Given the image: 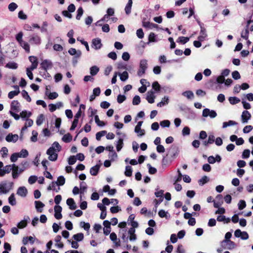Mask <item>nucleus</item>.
I'll use <instances>...</instances> for the list:
<instances>
[{"mask_svg": "<svg viewBox=\"0 0 253 253\" xmlns=\"http://www.w3.org/2000/svg\"><path fill=\"white\" fill-rule=\"evenodd\" d=\"M13 182L7 183L6 181H2L0 183V194H6L12 188Z\"/></svg>", "mask_w": 253, "mask_h": 253, "instance_id": "obj_1", "label": "nucleus"}, {"mask_svg": "<svg viewBox=\"0 0 253 253\" xmlns=\"http://www.w3.org/2000/svg\"><path fill=\"white\" fill-rule=\"evenodd\" d=\"M28 42L32 45H39L41 43L42 40L37 34H33L29 36Z\"/></svg>", "mask_w": 253, "mask_h": 253, "instance_id": "obj_2", "label": "nucleus"}, {"mask_svg": "<svg viewBox=\"0 0 253 253\" xmlns=\"http://www.w3.org/2000/svg\"><path fill=\"white\" fill-rule=\"evenodd\" d=\"M148 67L147 60L146 59H142L140 60L139 65V69L137 72V75L139 77H141L145 73V71Z\"/></svg>", "mask_w": 253, "mask_h": 253, "instance_id": "obj_3", "label": "nucleus"}, {"mask_svg": "<svg viewBox=\"0 0 253 253\" xmlns=\"http://www.w3.org/2000/svg\"><path fill=\"white\" fill-rule=\"evenodd\" d=\"M55 151L53 147H50L46 151V154L49 155L48 159L51 161H55L57 159L58 154L55 153Z\"/></svg>", "mask_w": 253, "mask_h": 253, "instance_id": "obj_4", "label": "nucleus"}, {"mask_svg": "<svg viewBox=\"0 0 253 253\" xmlns=\"http://www.w3.org/2000/svg\"><path fill=\"white\" fill-rule=\"evenodd\" d=\"M197 22L200 27L201 30L200 32V35L199 36L198 39L200 41H204L205 40L207 37V34L206 33V29L203 26V24L199 20H197Z\"/></svg>", "mask_w": 253, "mask_h": 253, "instance_id": "obj_5", "label": "nucleus"}, {"mask_svg": "<svg viewBox=\"0 0 253 253\" xmlns=\"http://www.w3.org/2000/svg\"><path fill=\"white\" fill-rule=\"evenodd\" d=\"M52 62L47 59L43 60L41 63V68L43 69L47 75H49L47 72V70L52 68Z\"/></svg>", "mask_w": 253, "mask_h": 253, "instance_id": "obj_6", "label": "nucleus"}, {"mask_svg": "<svg viewBox=\"0 0 253 253\" xmlns=\"http://www.w3.org/2000/svg\"><path fill=\"white\" fill-rule=\"evenodd\" d=\"M202 116L204 117H210L211 118H214L217 116L216 112L208 108L204 109L203 110Z\"/></svg>", "mask_w": 253, "mask_h": 253, "instance_id": "obj_7", "label": "nucleus"}, {"mask_svg": "<svg viewBox=\"0 0 253 253\" xmlns=\"http://www.w3.org/2000/svg\"><path fill=\"white\" fill-rule=\"evenodd\" d=\"M222 244L225 249L232 250L235 247V243L231 240H224Z\"/></svg>", "mask_w": 253, "mask_h": 253, "instance_id": "obj_8", "label": "nucleus"}, {"mask_svg": "<svg viewBox=\"0 0 253 253\" xmlns=\"http://www.w3.org/2000/svg\"><path fill=\"white\" fill-rule=\"evenodd\" d=\"M107 13V14L105 15L102 19L96 22V26H101L102 25V22L105 21H107L109 19L110 16H111V7L108 8Z\"/></svg>", "mask_w": 253, "mask_h": 253, "instance_id": "obj_9", "label": "nucleus"}, {"mask_svg": "<svg viewBox=\"0 0 253 253\" xmlns=\"http://www.w3.org/2000/svg\"><path fill=\"white\" fill-rule=\"evenodd\" d=\"M251 115L248 111H244L241 115V120L243 123H247L251 119Z\"/></svg>", "mask_w": 253, "mask_h": 253, "instance_id": "obj_10", "label": "nucleus"}, {"mask_svg": "<svg viewBox=\"0 0 253 253\" xmlns=\"http://www.w3.org/2000/svg\"><path fill=\"white\" fill-rule=\"evenodd\" d=\"M26 169V168H21L19 169L18 167L17 169L15 168L13 169V171H12V176L13 179H16L18 177L20 174H21L22 172H23Z\"/></svg>", "mask_w": 253, "mask_h": 253, "instance_id": "obj_11", "label": "nucleus"}, {"mask_svg": "<svg viewBox=\"0 0 253 253\" xmlns=\"http://www.w3.org/2000/svg\"><path fill=\"white\" fill-rule=\"evenodd\" d=\"M19 136L17 134H13L12 133H9L5 137L6 141L10 142H16L18 139Z\"/></svg>", "mask_w": 253, "mask_h": 253, "instance_id": "obj_12", "label": "nucleus"}, {"mask_svg": "<svg viewBox=\"0 0 253 253\" xmlns=\"http://www.w3.org/2000/svg\"><path fill=\"white\" fill-rule=\"evenodd\" d=\"M29 59L30 61L32 63V65L30 67L31 68V69L34 70L36 69L38 65V62L37 61V57L34 56H30L29 57Z\"/></svg>", "mask_w": 253, "mask_h": 253, "instance_id": "obj_13", "label": "nucleus"}, {"mask_svg": "<svg viewBox=\"0 0 253 253\" xmlns=\"http://www.w3.org/2000/svg\"><path fill=\"white\" fill-rule=\"evenodd\" d=\"M102 44L101 40L99 38L94 39L92 42V47L95 49H98L101 48Z\"/></svg>", "mask_w": 253, "mask_h": 253, "instance_id": "obj_14", "label": "nucleus"}, {"mask_svg": "<svg viewBox=\"0 0 253 253\" xmlns=\"http://www.w3.org/2000/svg\"><path fill=\"white\" fill-rule=\"evenodd\" d=\"M68 53L71 55H75L76 58H79L82 54L80 50H77L74 48H71L68 50Z\"/></svg>", "mask_w": 253, "mask_h": 253, "instance_id": "obj_15", "label": "nucleus"}, {"mask_svg": "<svg viewBox=\"0 0 253 253\" xmlns=\"http://www.w3.org/2000/svg\"><path fill=\"white\" fill-rule=\"evenodd\" d=\"M28 191L26 187L23 186V187H20L17 191V194L22 197H25L26 196L27 194Z\"/></svg>", "mask_w": 253, "mask_h": 253, "instance_id": "obj_16", "label": "nucleus"}, {"mask_svg": "<svg viewBox=\"0 0 253 253\" xmlns=\"http://www.w3.org/2000/svg\"><path fill=\"white\" fill-rule=\"evenodd\" d=\"M155 96L153 91H148L147 93L146 99L149 103H153Z\"/></svg>", "mask_w": 253, "mask_h": 253, "instance_id": "obj_17", "label": "nucleus"}, {"mask_svg": "<svg viewBox=\"0 0 253 253\" xmlns=\"http://www.w3.org/2000/svg\"><path fill=\"white\" fill-rule=\"evenodd\" d=\"M20 103L17 100H13L11 103V109L19 112L20 110Z\"/></svg>", "mask_w": 253, "mask_h": 253, "instance_id": "obj_18", "label": "nucleus"}, {"mask_svg": "<svg viewBox=\"0 0 253 253\" xmlns=\"http://www.w3.org/2000/svg\"><path fill=\"white\" fill-rule=\"evenodd\" d=\"M66 203L71 210H74L77 208V206L73 198H68L66 201Z\"/></svg>", "mask_w": 253, "mask_h": 253, "instance_id": "obj_19", "label": "nucleus"}, {"mask_svg": "<svg viewBox=\"0 0 253 253\" xmlns=\"http://www.w3.org/2000/svg\"><path fill=\"white\" fill-rule=\"evenodd\" d=\"M135 230L133 228H129L128 233L129 234V239L130 241H134L136 239V235L135 234Z\"/></svg>", "mask_w": 253, "mask_h": 253, "instance_id": "obj_20", "label": "nucleus"}, {"mask_svg": "<svg viewBox=\"0 0 253 253\" xmlns=\"http://www.w3.org/2000/svg\"><path fill=\"white\" fill-rule=\"evenodd\" d=\"M142 25L144 27L149 28V29H153V28H157L158 26V25L150 23L148 21H143L142 23Z\"/></svg>", "mask_w": 253, "mask_h": 253, "instance_id": "obj_21", "label": "nucleus"}, {"mask_svg": "<svg viewBox=\"0 0 253 253\" xmlns=\"http://www.w3.org/2000/svg\"><path fill=\"white\" fill-rule=\"evenodd\" d=\"M29 219H30V218L29 216H25L24 218V220H23L21 221L20 222H19V223H18L17 227L19 228H23L25 227L27 225V222Z\"/></svg>", "mask_w": 253, "mask_h": 253, "instance_id": "obj_22", "label": "nucleus"}, {"mask_svg": "<svg viewBox=\"0 0 253 253\" xmlns=\"http://www.w3.org/2000/svg\"><path fill=\"white\" fill-rule=\"evenodd\" d=\"M12 168L10 165H6L2 168V173H0V176L3 177L6 173H9L12 170Z\"/></svg>", "mask_w": 253, "mask_h": 253, "instance_id": "obj_23", "label": "nucleus"}, {"mask_svg": "<svg viewBox=\"0 0 253 253\" xmlns=\"http://www.w3.org/2000/svg\"><path fill=\"white\" fill-rule=\"evenodd\" d=\"M35 207L38 212H42V208L44 207V204L39 201H36L35 202Z\"/></svg>", "mask_w": 253, "mask_h": 253, "instance_id": "obj_24", "label": "nucleus"}, {"mask_svg": "<svg viewBox=\"0 0 253 253\" xmlns=\"http://www.w3.org/2000/svg\"><path fill=\"white\" fill-rule=\"evenodd\" d=\"M100 168L99 165H96L95 166L92 167L90 169V173L91 175L95 176L98 174Z\"/></svg>", "mask_w": 253, "mask_h": 253, "instance_id": "obj_25", "label": "nucleus"}, {"mask_svg": "<svg viewBox=\"0 0 253 253\" xmlns=\"http://www.w3.org/2000/svg\"><path fill=\"white\" fill-rule=\"evenodd\" d=\"M32 115V113L30 111L28 112L26 110L22 111L20 114V117L24 120L29 118Z\"/></svg>", "mask_w": 253, "mask_h": 253, "instance_id": "obj_26", "label": "nucleus"}, {"mask_svg": "<svg viewBox=\"0 0 253 253\" xmlns=\"http://www.w3.org/2000/svg\"><path fill=\"white\" fill-rule=\"evenodd\" d=\"M73 238L77 242H81L83 240L84 235L82 233H77L73 236Z\"/></svg>", "mask_w": 253, "mask_h": 253, "instance_id": "obj_27", "label": "nucleus"}, {"mask_svg": "<svg viewBox=\"0 0 253 253\" xmlns=\"http://www.w3.org/2000/svg\"><path fill=\"white\" fill-rule=\"evenodd\" d=\"M19 44L25 49V50L26 52L30 53V45L27 42L23 41Z\"/></svg>", "mask_w": 253, "mask_h": 253, "instance_id": "obj_28", "label": "nucleus"}, {"mask_svg": "<svg viewBox=\"0 0 253 253\" xmlns=\"http://www.w3.org/2000/svg\"><path fill=\"white\" fill-rule=\"evenodd\" d=\"M62 140L65 143H69L72 140V136L69 133L65 134L62 138Z\"/></svg>", "mask_w": 253, "mask_h": 253, "instance_id": "obj_29", "label": "nucleus"}, {"mask_svg": "<svg viewBox=\"0 0 253 253\" xmlns=\"http://www.w3.org/2000/svg\"><path fill=\"white\" fill-rule=\"evenodd\" d=\"M238 123L234 121H229L223 123L222 128H225L228 126L237 125Z\"/></svg>", "mask_w": 253, "mask_h": 253, "instance_id": "obj_30", "label": "nucleus"}, {"mask_svg": "<svg viewBox=\"0 0 253 253\" xmlns=\"http://www.w3.org/2000/svg\"><path fill=\"white\" fill-rule=\"evenodd\" d=\"M169 97L168 96H165L161 102L157 104V106L162 107V106L166 105L169 103Z\"/></svg>", "mask_w": 253, "mask_h": 253, "instance_id": "obj_31", "label": "nucleus"}, {"mask_svg": "<svg viewBox=\"0 0 253 253\" xmlns=\"http://www.w3.org/2000/svg\"><path fill=\"white\" fill-rule=\"evenodd\" d=\"M56 183V185L58 186H62L65 183V178L63 176H59L58 178L57 181H55Z\"/></svg>", "mask_w": 253, "mask_h": 253, "instance_id": "obj_32", "label": "nucleus"}, {"mask_svg": "<svg viewBox=\"0 0 253 253\" xmlns=\"http://www.w3.org/2000/svg\"><path fill=\"white\" fill-rule=\"evenodd\" d=\"M132 4V0H128V1L125 7V11L126 14H129L130 13Z\"/></svg>", "mask_w": 253, "mask_h": 253, "instance_id": "obj_33", "label": "nucleus"}, {"mask_svg": "<svg viewBox=\"0 0 253 253\" xmlns=\"http://www.w3.org/2000/svg\"><path fill=\"white\" fill-rule=\"evenodd\" d=\"M5 67L9 69H16L18 68V65L15 62H9L6 64Z\"/></svg>", "mask_w": 253, "mask_h": 253, "instance_id": "obj_34", "label": "nucleus"}, {"mask_svg": "<svg viewBox=\"0 0 253 253\" xmlns=\"http://www.w3.org/2000/svg\"><path fill=\"white\" fill-rule=\"evenodd\" d=\"M217 220L218 221L224 222V223H227L230 221V219L229 218H226L224 215H219L218 216Z\"/></svg>", "mask_w": 253, "mask_h": 253, "instance_id": "obj_35", "label": "nucleus"}, {"mask_svg": "<svg viewBox=\"0 0 253 253\" xmlns=\"http://www.w3.org/2000/svg\"><path fill=\"white\" fill-rule=\"evenodd\" d=\"M112 241L115 244L116 247L120 246V240L117 238V235L115 233L112 232Z\"/></svg>", "mask_w": 253, "mask_h": 253, "instance_id": "obj_36", "label": "nucleus"}, {"mask_svg": "<svg viewBox=\"0 0 253 253\" xmlns=\"http://www.w3.org/2000/svg\"><path fill=\"white\" fill-rule=\"evenodd\" d=\"M120 79L122 81H126L128 78V74L126 71H124L122 73L119 74Z\"/></svg>", "mask_w": 253, "mask_h": 253, "instance_id": "obj_37", "label": "nucleus"}, {"mask_svg": "<svg viewBox=\"0 0 253 253\" xmlns=\"http://www.w3.org/2000/svg\"><path fill=\"white\" fill-rule=\"evenodd\" d=\"M99 69L96 66H92L90 68V73L92 76L96 75L99 72Z\"/></svg>", "mask_w": 253, "mask_h": 253, "instance_id": "obj_38", "label": "nucleus"}, {"mask_svg": "<svg viewBox=\"0 0 253 253\" xmlns=\"http://www.w3.org/2000/svg\"><path fill=\"white\" fill-rule=\"evenodd\" d=\"M22 97L25 99L28 102L31 101V98L29 95L28 93L25 90H23L21 92Z\"/></svg>", "mask_w": 253, "mask_h": 253, "instance_id": "obj_39", "label": "nucleus"}, {"mask_svg": "<svg viewBox=\"0 0 253 253\" xmlns=\"http://www.w3.org/2000/svg\"><path fill=\"white\" fill-rule=\"evenodd\" d=\"M107 134V131L106 130H102L99 131L96 134V139L97 140L99 141L101 139V137L104 136Z\"/></svg>", "mask_w": 253, "mask_h": 253, "instance_id": "obj_40", "label": "nucleus"}, {"mask_svg": "<svg viewBox=\"0 0 253 253\" xmlns=\"http://www.w3.org/2000/svg\"><path fill=\"white\" fill-rule=\"evenodd\" d=\"M8 202L11 206H15L16 204V201L13 193L8 198Z\"/></svg>", "mask_w": 253, "mask_h": 253, "instance_id": "obj_41", "label": "nucleus"}, {"mask_svg": "<svg viewBox=\"0 0 253 253\" xmlns=\"http://www.w3.org/2000/svg\"><path fill=\"white\" fill-rule=\"evenodd\" d=\"M229 101L231 104H236L240 102V99L236 97H230Z\"/></svg>", "mask_w": 253, "mask_h": 253, "instance_id": "obj_42", "label": "nucleus"}, {"mask_svg": "<svg viewBox=\"0 0 253 253\" xmlns=\"http://www.w3.org/2000/svg\"><path fill=\"white\" fill-rule=\"evenodd\" d=\"M182 95L188 99H192L194 97V93L191 91H186L182 93Z\"/></svg>", "mask_w": 253, "mask_h": 253, "instance_id": "obj_43", "label": "nucleus"}, {"mask_svg": "<svg viewBox=\"0 0 253 253\" xmlns=\"http://www.w3.org/2000/svg\"><path fill=\"white\" fill-rule=\"evenodd\" d=\"M249 31L248 28L246 29L245 31L241 32V36L242 38L246 40H248L249 38Z\"/></svg>", "mask_w": 253, "mask_h": 253, "instance_id": "obj_44", "label": "nucleus"}, {"mask_svg": "<svg viewBox=\"0 0 253 253\" xmlns=\"http://www.w3.org/2000/svg\"><path fill=\"white\" fill-rule=\"evenodd\" d=\"M132 168L129 166H127L126 167V170L125 172V174L126 176H130L132 175Z\"/></svg>", "mask_w": 253, "mask_h": 253, "instance_id": "obj_45", "label": "nucleus"}, {"mask_svg": "<svg viewBox=\"0 0 253 253\" xmlns=\"http://www.w3.org/2000/svg\"><path fill=\"white\" fill-rule=\"evenodd\" d=\"M123 146V139L120 138L116 143V148L118 151L121 150Z\"/></svg>", "mask_w": 253, "mask_h": 253, "instance_id": "obj_46", "label": "nucleus"}, {"mask_svg": "<svg viewBox=\"0 0 253 253\" xmlns=\"http://www.w3.org/2000/svg\"><path fill=\"white\" fill-rule=\"evenodd\" d=\"M44 116L43 114L40 115L37 119L36 124L37 126L41 125L43 122Z\"/></svg>", "mask_w": 253, "mask_h": 253, "instance_id": "obj_47", "label": "nucleus"}, {"mask_svg": "<svg viewBox=\"0 0 253 253\" xmlns=\"http://www.w3.org/2000/svg\"><path fill=\"white\" fill-rule=\"evenodd\" d=\"M84 13V10L82 7H80L77 10V14L76 15V19L77 20H80L82 16Z\"/></svg>", "mask_w": 253, "mask_h": 253, "instance_id": "obj_48", "label": "nucleus"}, {"mask_svg": "<svg viewBox=\"0 0 253 253\" xmlns=\"http://www.w3.org/2000/svg\"><path fill=\"white\" fill-rule=\"evenodd\" d=\"M189 41V38L185 37H179L177 42H179L182 44H185Z\"/></svg>", "mask_w": 253, "mask_h": 253, "instance_id": "obj_49", "label": "nucleus"}, {"mask_svg": "<svg viewBox=\"0 0 253 253\" xmlns=\"http://www.w3.org/2000/svg\"><path fill=\"white\" fill-rule=\"evenodd\" d=\"M19 157H20L19 153H15L11 155L10 159L11 162H15Z\"/></svg>", "mask_w": 253, "mask_h": 253, "instance_id": "obj_50", "label": "nucleus"}, {"mask_svg": "<svg viewBox=\"0 0 253 253\" xmlns=\"http://www.w3.org/2000/svg\"><path fill=\"white\" fill-rule=\"evenodd\" d=\"M18 7V5L15 2L10 3L8 6V9L10 11H14Z\"/></svg>", "mask_w": 253, "mask_h": 253, "instance_id": "obj_51", "label": "nucleus"}, {"mask_svg": "<svg viewBox=\"0 0 253 253\" xmlns=\"http://www.w3.org/2000/svg\"><path fill=\"white\" fill-rule=\"evenodd\" d=\"M149 42H157L156 35L154 33H151L148 37Z\"/></svg>", "mask_w": 253, "mask_h": 253, "instance_id": "obj_52", "label": "nucleus"}, {"mask_svg": "<svg viewBox=\"0 0 253 253\" xmlns=\"http://www.w3.org/2000/svg\"><path fill=\"white\" fill-rule=\"evenodd\" d=\"M19 153L20 158H26L28 155V152L26 149H22Z\"/></svg>", "mask_w": 253, "mask_h": 253, "instance_id": "obj_53", "label": "nucleus"}, {"mask_svg": "<svg viewBox=\"0 0 253 253\" xmlns=\"http://www.w3.org/2000/svg\"><path fill=\"white\" fill-rule=\"evenodd\" d=\"M140 102V98L138 95H135L132 100V104L134 105H138Z\"/></svg>", "mask_w": 253, "mask_h": 253, "instance_id": "obj_54", "label": "nucleus"}, {"mask_svg": "<svg viewBox=\"0 0 253 253\" xmlns=\"http://www.w3.org/2000/svg\"><path fill=\"white\" fill-rule=\"evenodd\" d=\"M38 177L35 175L30 176L28 178V182L30 184L35 183L37 180Z\"/></svg>", "mask_w": 253, "mask_h": 253, "instance_id": "obj_55", "label": "nucleus"}, {"mask_svg": "<svg viewBox=\"0 0 253 253\" xmlns=\"http://www.w3.org/2000/svg\"><path fill=\"white\" fill-rule=\"evenodd\" d=\"M20 91H11L8 94V97L9 99L13 98L15 96L17 95Z\"/></svg>", "mask_w": 253, "mask_h": 253, "instance_id": "obj_56", "label": "nucleus"}, {"mask_svg": "<svg viewBox=\"0 0 253 253\" xmlns=\"http://www.w3.org/2000/svg\"><path fill=\"white\" fill-rule=\"evenodd\" d=\"M80 226L84 228L85 230H88L90 228V224L88 223H85L84 221L80 222Z\"/></svg>", "mask_w": 253, "mask_h": 253, "instance_id": "obj_57", "label": "nucleus"}, {"mask_svg": "<svg viewBox=\"0 0 253 253\" xmlns=\"http://www.w3.org/2000/svg\"><path fill=\"white\" fill-rule=\"evenodd\" d=\"M238 205V209L240 210H242L246 207V204L244 200H241L239 201Z\"/></svg>", "mask_w": 253, "mask_h": 253, "instance_id": "obj_58", "label": "nucleus"}, {"mask_svg": "<svg viewBox=\"0 0 253 253\" xmlns=\"http://www.w3.org/2000/svg\"><path fill=\"white\" fill-rule=\"evenodd\" d=\"M134 131L140 136L143 135L145 133V130L144 129H141V127H135Z\"/></svg>", "mask_w": 253, "mask_h": 253, "instance_id": "obj_59", "label": "nucleus"}, {"mask_svg": "<svg viewBox=\"0 0 253 253\" xmlns=\"http://www.w3.org/2000/svg\"><path fill=\"white\" fill-rule=\"evenodd\" d=\"M23 33L22 32H20L16 35V40L17 41L19 42V43H21L22 42H23L22 40V37H23Z\"/></svg>", "mask_w": 253, "mask_h": 253, "instance_id": "obj_60", "label": "nucleus"}, {"mask_svg": "<svg viewBox=\"0 0 253 253\" xmlns=\"http://www.w3.org/2000/svg\"><path fill=\"white\" fill-rule=\"evenodd\" d=\"M77 161V159L75 156H71L68 158V164L70 165H74Z\"/></svg>", "mask_w": 253, "mask_h": 253, "instance_id": "obj_61", "label": "nucleus"}, {"mask_svg": "<svg viewBox=\"0 0 253 253\" xmlns=\"http://www.w3.org/2000/svg\"><path fill=\"white\" fill-rule=\"evenodd\" d=\"M95 122L96 124L100 126H104V123L103 122L100 121L99 117L97 115H95L94 117Z\"/></svg>", "mask_w": 253, "mask_h": 253, "instance_id": "obj_62", "label": "nucleus"}, {"mask_svg": "<svg viewBox=\"0 0 253 253\" xmlns=\"http://www.w3.org/2000/svg\"><path fill=\"white\" fill-rule=\"evenodd\" d=\"M38 132L37 131H35V130H33L32 131V136L31 137V140L32 142H36L37 141V136H38Z\"/></svg>", "mask_w": 253, "mask_h": 253, "instance_id": "obj_63", "label": "nucleus"}, {"mask_svg": "<svg viewBox=\"0 0 253 253\" xmlns=\"http://www.w3.org/2000/svg\"><path fill=\"white\" fill-rule=\"evenodd\" d=\"M232 76L233 78L235 80H238L241 78V76L238 71H235L233 72L232 73Z\"/></svg>", "mask_w": 253, "mask_h": 253, "instance_id": "obj_64", "label": "nucleus"}]
</instances>
